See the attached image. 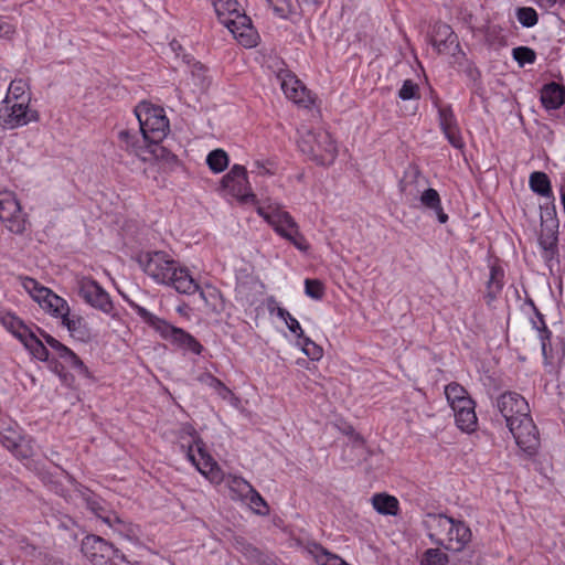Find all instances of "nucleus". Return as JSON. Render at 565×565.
<instances>
[{
	"instance_id": "obj_1",
	"label": "nucleus",
	"mask_w": 565,
	"mask_h": 565,
	"mask_svg": "<svg viewBox=\"0 0 565 565\" xmlns=\"http://www.w3.org/2000/svg\"><path fill=\"white\" fill-rule=\"evenodd\" d=\"M142 139L129 130L118 134L119 147L142 162H153L164 158L166 148L160 143L170 131L169 119L162 107L148 102L139 103L135 108Z\"/></svg>"
},
{
	"instance_id": "obj_2",
	"label": "nucleus",
	"mask_w": 565,
	"mask_h": 565,
	"mask_svg": "<svg viewBox=\"0 0 565 565\" xmlns=\"http://www.w3.org/2000/svg\"><path fill=\"white\" fill-rule=\"evenodd\" d=\"M138 263L143 273L157 284L170 286L185 295H192L199 290V285L189 269L166 252L142 253L138 257Z\"/></svg>"
},
{
	"instance_id": "obj_3",
	"label": "nucleus",
	"mask_w": 565,
	"mask_h": 565,
	"mask_svg": "<svg viewBox=\"0 0 565 565\" xmlns=\"http://www.w3.org/2000/svg\"><path fill=\"white\" fill-rule=\"evenodd\" d=\"M423 525L430 542L450 552H462L472 540L470 526L444 513H427Z\"/></svg>"
},
{
	"instance_id": "obj_4",
	"label": "nucleus",
	"mask_w": 565,
	"mask_h": 565,
	"mask_svg": "<svg viewBox=\"0 0 565 565\" xmlns=\"http://www.w3.org/2000/svg\"><path fill=\"white\" fill-rule=\"evenodd\" d=\"M256 212L278 236L289 242L298 250L308 252L310 245L300 232L298 223L279 202L270 199L264 200L256 206Z\"/></svg>"
},
{
	"instance_id": "obj_5",
	"label": "nucleus",
	"mask_w": 565,
	"mask_h": 565,
	"mask_svg": "<svg viewBox=\"0 0 565 565\" xmlns=\"http://www.w3.org/2000/svg\"><path fill=\"white\" fill-rule=\"evenodd\" d=\"M181 449L186 459L211 483L221 484L223 470L206 449V445L192 425H184L180 430Z\"/></svg>"
},
{
	"instance_id": "obj_6",
	"label": "nucleus",
	"mask_w": 565,
	"mask_h": 565,
	"mask_svg": "<svg viewBox=\"0 0 565 565\" xmlns=\"http://www.w3.org/2000/svg\"><path fill=\"white\" fill-rule=\"evenodd\" d=\"M127 303L162 340L168 341L178 349L189 351L196 355L202 354L204 347L191 333L156 316L134 300L127 299Z\"/></svg>"
},
{
	"instance_id": "obj_7",
	"label": "nucleus",
	"mask_w": 565,
	"mask_h": 565,
	"mask_svg": "<svg viewBox=\"0 0 565 565\" xmlns=\"http://www.w3.org/2000/svg\"><path fill=\"white\" fill-rule=\"evenodd\" d=\"M213 7L218 21L228 29L234 39L244 47H255L259 34L252 24L248 15L241 12L236 0H213Z\"/></svg>"
},
{
	"instance_id": "obj_8",
	"label": "nucleus",
	"mask_w": 565,
	"mask_h": 565,
	"mask_svg": "<svg viewBox=\"0 0 565 565\" xmlns=\"http://www.w3.org/2000/svg\"><path fill=\"white\" fill-rule=\"evenodd\" d=\"M299 150L319 166H331L338 156L337 141L323 129L301 132L298 140Z\"/></svg>"
},
{
	"instance_id": "obj_9",
	"label": "nucleus",
	"mask_w": 565,
	"mask_h": 565,
	"mask_svg": "<svg viewBox=\"0 0 565 565\" xmlns=\"http://www.w3.org/2000/svg\"><path fill=\"white\" fill-rule=\"evenodd\" d=\"M81 551L92 565H130V561L120 550L95 534L83 539Z\"/></svg>"
},
{
	"instance_id": "obj_10",
	"label": "nucleus",
	"mask_w": 565,
	"mask_h": 565,
	"mask_svg": "<svg viewBox=\"0 0 565 565\" xmlns=\"http://www.w3.org/2000/svg\"><path fill=\"white\" fill-rule=\"evenodd\" d=\"M19 280L22 288L46 313L56 319H62L68 313V302L53 290L29 276H20Z\"/></svg>"
},
{
	"instance_id": "obj_11",
	"label": "nucleus",
	"mask_w": 565,
	"mask_h": 565,
	"mask_svg": "<svg viewBox=\"0 0 565 565\" xmlns=\"http://www.w3.org/2000/svg\"><path fill=\"white\" fill-rule=\"evenodd\" d=\"M221 186L241 203H250L257 206L262 202L252 191L247 170L242 164L232 166L228 172L223 175Z\"/></svg>"
},
{
	"instance_id": "obj_12",
	"label": "nucleus",
	"mask_w": 565,
	"mask_h": 565,
	"mask_svg": "<svg viewBox=\"0 0 565 565\" xmlns=\"http://www.w3.org/2000/svg\"><path fill=\"white\" fill-rule=\"evenodd\" d=\"M513 435L519 449L529 459L536 456L541 440L536 425L534 424L531 413L508 426Z\"/></svg>"
},
{
	"instance_id": "obj_13",
	"label": "nucleus",
	"mask_w": 565,
	"mask_h": 565,
	"mask_svg": "<svg viewBox=\"0 0 565 565\" xmlns=\"http://www.w3.org/2000/svg\"><path fill=\"white\" fill-rule=\"evenodd\" d=\"M0 220L11 233L22 234L26 230V215L12 191H0Z\"/></svg>"
},
{
	"instance_id": "obj_14",
	"label": "nucleus",
	"mask_w": 565,
	"mask_h": 565,
	"mask_svg": "<svg viewBox=\"0 0 565 565\" xmlns=\"http://www.w3.org/2000/svg\"><path fill=\"white\" fill-rule=\"evenodd\" d=\"M433 104L437 109L440 131L455 149H462L465 140L452 106L443 103L438 97L433 100Z\"/></svg>"
},
{
	"instance_id": "obj_15",
	"label": "nucleus",
	"mask_w": 565,
	"mask_h": 565,
	"mask_svg": "<svg viewBox=\"0 0 565 565\" xmlns=\"http://www.w3.org/2000/svg\"><path fill=\"white\" fill-rule=\"evenodd\" d=\"M280 88L286 98L292 103L310 108L315 104V98L306 85L289 70H280L277 73Z\"/></svg>"
},
{
	"instance_id": "obj_16",
	"label": "nucleus",
	"mask_w": 565,
	"mask_h": 565,
	"mask_svg": "<svg viewBox=\"0 0 565 565\" xmlns=\"http://www.w3.org/2000/svg\"><path fill=\"white\" fill-rule=\"evenodd\" d=\"M30 103L2 100L0 107V124L7 129H13L25 126L32 121H38V111L29 108Z\"/></svg>"
},
{
	"instance_id": "obj_17",
	"label": "nucleus",
	"mask_w": 565,
	"mask_h": 565,
	"mask_svg": "<svg viewBox=\"0 0 565 565\" xmlns=\"http://www.w3.org/2000/svg\"><path fill=\"white\" fill-rule=\"evenodd\" d=\"M85 502L87 509L115 532L128 539L134 535L131 524L125 522L115 512L108 510L105 502L99 497L89 493L85 497Z\"/></svg>"
},
{
	"instance_id": "obj_18",
	"label": "nucleus",
	"mask_w": 565,
	"mask_h": 565,
	"mask_svg": "<svg viewBox=\"0 0 565 565\" xmlns=\"http://www.w3.org/2000/svg\"><path fill=\"white\" fill-rule=\"evenodd\" d=\"M78 294L86 303L104 313L110 315L114 310L109 294L92 278L83 277L78 280Z\"/></svg>"
},
{
	"instance_id": "obj_19",
	"label": "nucleus",
	"mask_w": 565,
	"mask_h": 565,
	"mask_svg": "<svg viewBox=\"0 0 565 565\" xmlns=\"http://www.w3.org/2000/svg\"><path fill=\"white\" fill-rule=\"evenodd\" d=\"M497 407L507 426H513V423L531 413L527 401L515 392L501 394L497 399Z\"/></svg>"
},
{
	"instance_id": "obj_20",
	"label": "nucleus",
	"mask_w": 565,
	"mask_h": 565,
	"mask_svg": "<svg viewBox=\"0 0 565 565\" xmlns=\"http://www.w3.org/2000/svg\"><path fill=\"white\" fill-rule=\"evenodd\" d=\"M430 44L438 54L456 56L461 51L457 34L450 25L444 22L434 24Z\"/></svg>"
},
{
	"instance_id": "obj_21",
	"label": "nucleus",
	"mask_w": 565,
	"mask_h": 565,
	"mask_svg": "<svg viewBox=\"0 0 565 565\" xmlns=\"http://www.w3.org/2000/svg\"><path fill=\"white\" fill-rule=\"evenodd\" d=\"M31 438H25L11 427L0 429V444L17 458L26 459L33 454Z\"/></svg>"
},
{
	"instance_id": "obj_22",
	"label": "nucleus",
	"mask_w": 565,
	"mask_h": 565,
	"mask_svg": "<svg viewBox=\"0 0 565 565\" xmlns=\"http://www.w3.org/2000/svg\"><path fill=\"white\" fill-rule=\"evenodd\" d=\"M47 347L55 351L58 358L63 359L66 363H68L71 367L78 372V374L87 379L93 377L92 372L84 364L81 358L68 347L60 342L57 339H51L50 344H47Z\"/></svg>"
},
{
	"instance_id": "obj_23",
	"label": "nucleus",
	"mask_w": 565,
	"mask_h": 565,
	"mask_svg": "<svg viewBox=\"0 0 565 565\" xmlns=\"http://www.w3.org/2000/svg\"><path fill=\"white\" fill-rule=\"evenodd\" d=\"M61 323L75 340L87 342L90 339V329L87 321L82 316L72 315L70 310L68 313L61 319Z\"/></svg>"
},
{
	"instance_id": "obj_24",
	"label": "nucleus",
	"mask_w": 565,
	"mask_h": 565,
	"mask_svg": "<svg viewBox=\"0 0 565 565\" xmlns=\"http://www.w3.org/2000/svg\"><path fill=\"white\" fill-rule=\"evenodd\" d=\"M370 502L372 508L381 515L397 516L401 513V504L395 495L387 492L374 493Z\"/></svg>"
},
{
	"instance_id": "obj_25",
	"label": "nucleus",
	"mask_w": 565,
	"mask_h": 565,
	"mask_svg": "<svg viewBox=\"0 0 565 565\" xmlns=\"http://www.w3.org/2000/svg\"><path fill=\"white\" fill-rule=\"evenodd\" d=\"M541 103L547 110H556L565 104V88L555 83L544 85L541 92Z\"/></svg>"
},
{
	"instance_id": "obj_26",
	"label": "nucleus",
	"mask_w": 565,
	"mask_h": 565,
	"mask_svg": "<svg viewBox=\"0 0 565 565\" xmlns=\"http://www.w3.org/2000/svg\"><path fill=\"white\" fill-rule=\"evenodd\" d=\"M504 269L500 264H492L490 266V275L486 286L487 302L495 300L504 287Z\"/></svg>"
},
{
	"instance_id": "obj_27",
	"label": "nucleus",
	"mask_w": 565,
	"mask_h": 565,
	"mask_svg": "<svg viewBox=\"0 0 565 565\" xmlns=\"http://www.w3.org/2000/svg\"><path fill=\"white\" fill-rule=\"evenodd\" d=\"M1 326L19 341L32 331V329L15 313L11 311L0 312Z\"/></svg>"
},
{
	"instance_id": "obj_28",
	"label": "nucleus",
	"mask_w": 565,
	"mask_h": 565,
	"mask_svg": "<svg viewBox=\"0 0 565 565\" xmlns=\"http://www.w3.org/2000/svg\"><path fill=\"white\" fill-rule=\"evenodd\" d=\"M530 189L537 195L551 201L553 204L555 196L553 193L551 180L545 172L534 171L529 179Z\"/></svg>"
},
{
	"instance_id": "obj_29",
	"label": "nucleus",
	"mask_w": 565,
	"mask_h": 565,
	"mask_svg": "<svg viewBox=\"0 0 565 565\" xmlns=\"http://www.w3.org/2000/svg\"><path fill=\"white\" fill-rule=\"evenodd\" d=\"M28 352L41 362L49 361V350L44 342L32 330L20 341Z\"/></svg>"
},
{
	"instance_id": "obj_30",
	"label": "nucleus",
	"mask_w": 565,
	"mask_h": 565,
	"mask_svg": "<svg viewBox=\"0 0 565 565\" xmlns=\"http://www.w3.org/2000/svg\"><path fill=\"white\" fill-rule=\"evenodd\" d=\"M268 311L270 315H276L279 319H281L297 340L299 338H303L305 331L301 324L286 308L275 303L274 306H268Z\"/></svg>"
},
{
	"instance_id": "obj_31",
	"label": "nucleus",
	"mask_w": 565,
	"mask_h": 565,
	"mask_svg": "<svg viewBox=\"0 0 565 565\" xmlns=\"http://www.w3.org/2000/svg\"><path fill=\"white\" fill-rule=\"evenodd\" d=\"M223 481L226 482V486L228 490L232 493V498L234 500L242 501L248 492L252 491L254 488L247 480H245L243 477L236 476V475H227L225 476L223 473Z\"/></svg>"
},
{
	"instance_id": "obj_32",
	"label": "nucleus",
	"mask_w": 565,
	"mask_h": 565,
	"mask_svg": "<svg viewBox=\"0 0 565 565\" xmlns=\"http://www.w3.org/2000/svg\"><path fill=\"white\" fill-rule=\"evenodd\" d=\"M456 426L467 434H472L478 428V417L476 414V405H472L466 409H461L454 414Z\"/></svg>"
},
{
	"instance_id": "obj_33",
	"label": "nucleus",
	"mask_w": 565,
	"mask_h": 565,
	"mask_svg": "<svg viewBox=\"0 0 565 565\" xmlns=\"http://www.w3.org/2000/svg\"><path fill=\"white\" fill-rule=\"evenodd\" d=\"M3 100H6L7 104L15 100L30 103L31 97L28 83L22 78L13 79L9 85L7 95Z\"/></svg>"
},
{
	"instance_id": "obj_34",
	"label": "nucleus",
	"mask_w": 565,
	"mask_h": 565,
	"mask_svg": "<svg viewBox=\"0 0 565 565\" xmlns=\"http://www.w3.org/2000/svg\"><path fill=\"white\" fill-rule=\"evenodd\" d=\"M205 162L214 174H218L227 169L230 157L224 149L217 148L207 153Z\"/></svg>"
},
{
	"instance_id": "obj_35",
	"label": "nucleus",
	"mask_w": 565,
	"mask_h": 565,
	"mask_svg": "<svg viewBox=\"0 0 565 565\" xmlns=\"http://www.w3.org/2000/svg\"><path fill=\"white\" fill-rule=\"evenodd\" d=\"M198 381L213 388L223 399H226L230 395H232V391L220 379L210 372L202 373L198 377Z\"/></svg>"
},
{
	"instance_id": "obj_36",
	"label": "nucleus",
	"mask_w": 565,
	"mask_h": 565,
	"mask_svg": "<svg viewBox=\"0 0 565 565\" xmlns=\"http://www.w3.org/2000/svg\"><path fill=\"white\" fill-rule=\"evenodd\" d=\"M248 504L252 511L258 515H267L269 514V505L262 497V494L253 488L250 492L242 500Z\"/></svg>"
},
{
	"instance_id": "obj_37",
	"label": "nucleus",
	"mask_w": 565,
	"mask_h": 565,
	"mask_svg": "<svg viewBox=\"0 0 565 565\" xmlns=\"http://www.w3.org/2000/svg\"><path fill=\"white\" fill-rule=\"evenodd\" d=\"M297 345L312 361H319L323 355L322 348L306 334L297 340Z\"/></svg>"
},
{
	"instance_id": "obj_38",
	"label": "nucleus",
	"mask_w": 565,
	"mask_h": 565,
	"mask_svg": "<svg viewBox=\"0 0 565 565\" xmlns=\"http://www.w3.org/2000/svg\"><path fill=\"white\" fill-rule=\"evenodd\" d=\"M200 297L205 302V305L213 310H217V308L222 305L221 291L214 286L206 285L201 288Z\"/></svg>"
},
{
	"instance_id": "obj_39",
	"label": "nucleus",
	"mask_w": 565,
	"mask_h": 565,
	"mask_svg": "<svg viewBox=\"0 0 565 565\" xmlns=\"http://www.w3.org/2000/svg\"><path fill=\"white\" fill-rule=\"evenodd\" d=\"M448 562V555L440 548H428L420 558V565H447Z\"/></svg>"
},
{
	"instance_id": "obj_40",
	"label": "nucleus",
	"mask_w": 565,
	"mask_h": 565,
	"mask_svg": "<svg viewBox=\"0 0 565 565\" xmlns=\"http://www.w3.org/2000/svg\"><path fill=\"white\" fill-rule=\"evenodd\" d=\"M519 23L524 28H533L539 22V14L532 7H520L515 10Z\"/></svg>"
},
{
	"instance_id": "obj_41",
	"label": "nucleus",
	"mask_w": 565,
	"mask_h": 565,
	"mask_svg": "<svg viewBox=\"0 0 565 565\" xmlns=\"http://www.w3.org/2000/svg\"><path fill=\"white\" fill-rule=\"evenodd\" d=\"M191 77L194 85L200 89H205L210 84L207 68L200 62L192 64Z\"/></svg>"
},
{
	"instance_id": "obj_42",
	"label": "nucleus",
	"mask_w": 565,
	"mask_h": 565,
	"mask_svg": "<svg viewBox=\"0 0 565 565\" xmlns=\"http://www.w3.org/2000/svg\"><path fill=\"white\" fill-rule=\"evenodd\" d=\"M305 294L313 300H321L324 297L326 287L319 279L307 278L305 280Z\"/></svg>"
},
{
	"instance_id": "obj_43",
	"label": "nucleus",
	"mask_w": 565,
	"mask_h": 565,
	"mask_svg": "<svg viewBox=\"0 0 565 565\" xmlns=\"http://www.w3.org/2000/svg\"><path fill=\"white\" fill-rule=\"evenodd\" d=\"M513 58L519 63L520 66L525 64H533L536 61V53L529 46H518L512 50Z\"/></svg>"
},
{
	"instance_id": "obj_44",
	"label": "nucleus",
	"mask_w": 565,
	"mask_h": 565,
	"mask_svg": "<svg viewBox=\"0 0 565 565\" xmlns=\"http://www.w3.org/2000/svg\"><path fill=\"white\" fill-rule=\"evenodd\" d=\"M444 393L448 404L469 396L468 391L458 382H451L447 384L445 386Z\"/></svg>"
},
{
	"instance_id": "obj_45",
	"label": "nucleus",
	"mask_w": 565,
	"mask_h": 565,
	"mask_svg": "<svg viewBox=\"0 0 565 565\" xmlns=\"http://www.w3.org/2000/svg\"><path fill=\"white\" fill-rule=\"evenodd\" d=\"M540 246L544 250V257L553 259L557 255V236L555 233H551L540 238Z\"/></svg>"
},
{
	"instance_id": "obj_46",
	"label": "nucleus",
	"mask_w": 565,
	"mask_h": 565,
	"mask_svg": "<svg viewBox=\"0 0 565 565\" xmlns=\"http://www.w3.org/2000/svg\"><path fill=\"white\" fill-rule=\"evenodd\" d=\"M398 97L403 100L419 99V86L412 79H405L398 90Z\"/></svg>"
},
{
	"instance_id": "obj_47",
	"label": "nucleus",
	"mask_w": 565,
	"mask_h": 565,
	"mask_svg": "<svg viewBox=\"0 0 565 565\" xmlns=\"http://www.w3.org/2000/svg\"><path fill=\"white\" fill-rule=\"evenodd\" d=\"M420 202L425 207L429 210L440 209L441 205L440 195L437 190L433 188H429L422 193Z\"/></svg>"
},
{
	"instance_id": "obj_48",
	"label": "nucleus",
	"mask_w": 565,
	"mask_h": 565,
	"mask_svg": "<svg viewBox=\"0 0 565 565\" xmlns=\"http://www.w3.org/2000/svg\"><path fill=\"white\" fill-rule=\"evenodd\" d=\"M551 337L552 332L547 329L546 326L540 331V341H541V349H542V355L544 359L545 364L551 363L553 356H552V348H551Z\"/></svg>"
},
{
	"instance_id": "obj_49",
	"label": "nucleus",
	"mask_w": 565,
	"mask_h": 565,
	"mask_svg": "<svg viewBox=\"0 0 565 565\" xmlns=\"http://www.w3.org/2000/svg\"><path fill=\"white\" fill-rule=\"evenodd\" d=\"M268 3L279 18L287 19L292 12L294 7L290 0H268Z\"/></svg>"
},
{
	"instance_id": "obj_50",
	"label": "nucleus",
	"mask_w": 565,
	"mask_h": 565,
	"mask_svg": "<svg viewBox=\"0 0 565 565\" xmlns=\"http://www.w3.org/2000/svg\"><path fill=\"white\" fill-rule=\"evenodd\" d=\"M502 29L500 25H488L484 31L486 41L489 44H502L504 43V36L501 34Z\"/></svg>"
},
{
	"instance_id": "obj_51",
	"label": "nucleus",
	"mask_w": 565,
	"mask_h": 565,
	"mask_svg": "<svg viewBox=\"0 0 565 565\" xmlns=\"http://www.w3.org/2000/svg\"><path fill=\"white\" fill-rule=\"evenodd\" d=\"M15 32V28L4 17H0V39H10Z\"/></svg>"
},
{
	"instance_id": "obj_52",
	"label": "nucleus",
	"mask_w": 565,
	"mask_h": 565,
	"mask_svg": "<svg viewBox=\"0 0 565 565\" xmlns=\"http://www.w3.org/2000/svg\"><path fill=\"white\" fill-rule=\"evenodd\" d=\"M472 405H476V402L472 399L470 395L457 402L449 403V406L451 407L454 414L460 412L461 409H466Z\"/></svg>"
},
{
	"instance_id": "obj_53",
	"label": "nucleus",
	"mask_w": 565,
	"mask_h": 565,
	"mask_svg": "<svg viewBox=\"0 0 565 565\" xmlns=\"http://www.w3.org/2000/svg\"><path fill=\"white\" fill-rule=\"evenodd\" d=\"M535 2L541 8L551 9L556 4L557 0H535Z\"/></svg>"
},
{
	"instance_id": "obj_54",
	"label": "nucleus",
	"mask_w": 565,
	"mask_h": 565,
	"mask_svg": "<svg viewBox=\"0 0 565 565\" xmlns=\"http://www.w3.org/2000/svg\"><path fill=\"white\" fill-rule=\"evenodd\" d=\"M433 211L436 212L437 218L441 224L448 221V215L444 212L443 205H440V209H434Z\"/></svg>"
},
{
	"instance_id": "obj_55",
	"label": "nucleus",
	"mask_w": 565,
	"mask_h": 565,
	"mask_svg": "<svg viewBox=\"0 0 565 565\" xmlns=\"http://www.w3.org/2000/svg\"><path fill=\"white\" fill-rule=\"evenodd\" d=\"M36 330L40 332V335H41V340L44 342L45 345L50 344V340L51 339H54V337H52L51 334H49L47 332H45L44 330H41L40 328L36 327Z\"/></svg>"
},
{
	"instance_id": "obj_56",
	"label": "nucleus",
	"mask_w": 565,
	"mask_h": 565,
	"mask_svg": "<svg viewBox=\"0 0 565 565\" xmlns=\"http://www.w3.org/2000/svg\"><path fill=\"white\" fill-rule=\"evenodd\" d=\"M255 166L259 169V173L265 174L269 173V171L265 168V164L260 161H256Z\"/></svg>"
}]
</instances>
